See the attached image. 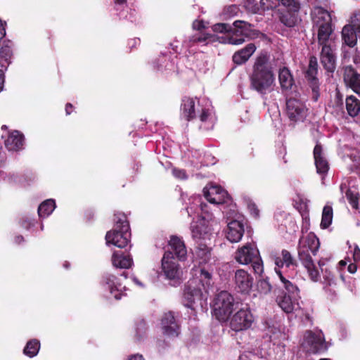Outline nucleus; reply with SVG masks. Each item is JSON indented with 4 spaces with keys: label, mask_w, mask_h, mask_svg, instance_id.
Masks as SVG:
<instances>
[{
    "label": "nucleus",
    "mask_w": 360,
    "mask_h": 360,
    "mask_svg": "<svg viewBox=\"0 0 360 360\" xmlns=\"http://www.w3.org/2000/svg\"><path fill=\"white\" fill-rule=\"evenodd\" d=\"M196 277L189 282L185 291V298L190 303V307L195 305L202 308L207 304L209 290L213 283L210 271H198Z\"/></svg>",
    "instance_id": "1"
},
{
    "label": "nucleus",
    "mask_w": 360,
    "mask_h": 360,
    "mask_svg": "<svg viewBox=\"0 0 360 360\" xmlns=\"http://www.w3.org/2000/svg\"><path fill=\"white\" fill-rule=\"evenodd\" d=\"M250 82L252 88L262 94H266L272 89L275 77L266 55L262 54L257 58L250 76Z\"/></svg>",
    "instance_id": "2"
},
{
    "label": "nucleus",
    "mask_w": 360,
    "mask_h": 360,
    "mask_svg": "<svg viewBox=\"0 0 360 360\" xmlns=\"http://www.w3.org/2000/svg\"><path fill=\"white\" fill-rule=\"evenodd\" d=\"M311 15L314 25L317 28L319 44L321 46H333L334 41L330 13L321 7H315Z\"/></svg>",
    "instance_id": "3"
},
{
    "label": "nucleus",
    "mask_w": 360,
    "mask_h": 360,
    "mask_svg": "<svg viewBox=\"0 0 360 360\" xmlns=\"http://www.w3.org/2000/svg\"><path fill=\"white\" fill-rule=\"evenodd\" d=\"M250 24L241 20L235 21L232 27H229L226 37H220V43L240 45L245 42V37H251Z\"/></svg>",
    "instance_id": "4"
},
{
    "label": "nucleus",
    "mask_w": 360,
    "mask_h": 360,
    "mask_svg": "<svg viewBox=\"0 0 360 360\" xmlns=\"http://www.w3.org/2000/svg\"><path fill=\"white\" fill-rule=\"evenodd\" d=\"M234 300L232 295L227 291H221L215 297L213 304L214 316L220 321L228 320L233 311Z\"/></svg>",
    "instance_id": "5"
},
{
    "label": "nucleus",
    "mask_w": 360,
    "mask_h": 360,
    "mask_svg": "<svg viewBox=\"0 0 360 360\" xmlns=\"http://www.w3.org/2000/svg\"><path fill=\"white\" fill-rule=\"evenodd\" d=\"M319 240L313 233H309L303 236L300 239L298 254L300 259L304 261L306 267L310 270L311 264V258L310 253L315 255L319 248Z\"/></svg>",
    "instance_id": "6"
},
{
    "label": "nucleus",
    "mask_w": 360,
    "mask_h": 360,
    "mask_svg": "<svg viewBox=\"0 0 360 360\" xmlns=\"http://www.w3.org/2000/svg\"><path fill=\"white\" fill-rule=\"evenodd\" d=\"M200 210L202 218L193 223L191 227L192 236L198 243L210 240L211 236V229L208 224V221L212 218L207 210V205L201 204Z\"/></svg>",
    "instance_id": "7"
},
{
    "label": "nucleus",
    "mask_w": 360,
    "mask_h": 360,
    "mask_svg": "<svg viewBox=\"0 0 360 360\" xmlns=\"http://www.w3.org/2000/svg\"><path fill=\"white\" fill-rule=\"evenodd\" d=\"M302 347L307 352L317 353L326 351L328 345L321 330H307L304 335Z\"/></svg>",
    "instance_id": "8"
},
{
    "label": "nucleus",
    "mask_w": 360,
    "mask_h": 360,
    "mask_svg": "<svg viewBox=\"0 0 360 360\" xmlns=\"http://www.w3.org/2000/svg\"><path fill=\"white\" fill-rule=\"evenodd\" d=\"M236 259L240 264H251L253 270L263 268L262 259L259 256V251L252 248L250 245H245L238 249L236 254Z\"/></svg>",
    "instance_id": "9"
},
{
    "label": "nucleus",
    "mask_w": 360,
    "mask_h": 360,
    "mask_svg": "<svg viewBox=\"0 0 360 360\" xmlns=\"http://www.w3.org/2000/svg\"><path fill=\"white\" fill-rule=\"evenodd\" d=\"M254 321V317L248 308H243L236 312L230 319L229 326L235 331L249 328Z\"/></svg>",
    "instance_id": "10"
},
{
    "label": "nucleus",
    "mask_w": 360,
    "mask_h": 360,
    "mask_svg": "<svg viewBox=\"0 0 360 360\" xmlns=\"http://www.w3.org/2000/svg\"><path fill=\"white\" fill-rule=\"evenodd\" d=\"M306 106L296 98H289L286 101V113L291 121L298 122L304 119L307 115Z\"/></svg>",
    "instance_id": "11"
},
{
    "label": "nucleus",
    "mask_w": 360,
    "mask_h": 360,
    "mask_svg": "<svg viewBox=\"0 0 360 360\" xmlns=\"http://www.w3.org/2000/svg\"><path fill=\"white\" fill-rule=\"evenodd\" d=\"M129 231L113 229L107 232L105 240L107 245H112L118 248H124L129 243Z\"/></svg>",
    "instance_id": "12"
},
{
    "label": "nucleus",
    "mask_w": 360,
    "mask_h": 360,
    "mask_svg": "<svg viewBox=\"0 0 360 360\" xmlns=\"http://www.w3.org/2000/svg\"><path fill=\"white\" fill-rule=\"evenodd\" d=\"M205 198L212 204H222L226 202L228 194L218 186H208L203 190Z\"/></svg>",
    "instance_id": "13"
},
{
    "label": "nucleus",
    "mask_w": 360,
    "mask_h": 360,
    "mask_svg": "<svg viewBox=\"0 0 360 360\" xmlns=\"http://www.w3.org/2000/svg\"><path fill=\"white\" fill-rule=\"evenodd\" d=\"M345 84L360 95V74L351 66L346 67L343 76Z\"/></svg>",
    "instance_id": "14"
},
{
    "label": "nucleus",
    "mask_w": 360,
    "mask_h": 360,
    "mask_svg": "<svg viewBox=\"0 0 360 360\" xmlns=\"http://www.w3.org/2000/svg\"><path fill=\"white\" fill-rule=\"evenodd\" d=\"M162 330L169 337H176L179 334V326L171 312L165 314L161 321Z\"/></svg>",
    "instance_id": "15"
},
{
    "label": "nucleus",
    "mask_w": 360,
    "mask_h": 360,
    "mask_svg": "<svg viewBox=\"0 0 360 360\" xmlns=\"http://www.w3.org/2000/svg\"><path fill=\"white\" fill-rule=\"evenodd\" d=\"M199 101L192 98H184L181 103V115L189 120L195 117L196 112H200Z\"/></svg>",
    "instance_id": "16"
},
{
    "label": "nucleus",
    "mask_w": 360,
    "mask_h": 360,
    "mask_svg": "<svg viewBox=\"0 0 360 360\" xmlns=\"http://www.w3.org/2000/svg\"><path fill=\"white\" fill-rule=\"evenodd\" d=\"M244 233V226L242 222L233 220L228 224L226 238L231 243L239 242Z\"/></svg>",
    "instance_id": "17"
},
{
    "label": "nucleus",
    "mask_w": 360,
    "mask_h": 360,
    "mask_svg": "<svg viewBox=\"0 0 360 360\" xmlns=\"http://www.w3.org/2000/svg\"><path fill=\"white\" fill-rule=\"evenodd\" d=\"M23 143L24 136L17 130L10 132L4 141L5 147L9 151H18L22 149Z\"/></svg>",
    "instance_id": "18"
},
{
    "label": "nucleus",
    "mask_w": 360,
    "mask_h": 360,
    "mask_svg": "<svg viewBox=\"0 0 360 360\" xmlns=\"http://www.w3.org/2000/svg\"><path fill=\"white\" fill-rule=\"evenodd\" d=\"M333 46H323L321 52V61L324 68L329 72H333L335 68V57L333 53Z\"/></svg>",
    "instance_id": "19"
},
{
    "label": "nucleus",
    "mask_w": 360,
    "mask_h": 360,
    "mask_svg": "<svg viewBox=\"0 0 360 360\" xmlns=\"http://www.w3.org/2000/svg\"><path fill=\"white\" fill-rule=\"evenodd\" d=\"M111 262L112 266L117 269H130L133 266V259L129 255H124L120 252H114L112 255Z\"/></svg>",
    "instance_id": "20"
},
{
    "label": "nucleus",
    "mask_w": 360,
    "mask_h": 360,
    "mask_svg": "<svg viewBox=\"0 0 360 360\" xmlns=\"http://www.w3.org/2000/svg\"><path fill=\"white\" fill-rule=\"evenodd\" d=\"M264 5V11L276 8L280 3L284 6L288 7L290 11H298L300 4L297 0H262Z\"/></svg>",
    "instance_id": "21"
},
{
    "label": "nucleus",
    "mask_w": 360,
    "mask_h": 360,
    "mask_svg": "<svg viewBox=\"0 0 360 360\" xmlns=\"http://www.w3.org/2000/svg\"><path fill=\"white\" fill-rule=\"evenodd\" d=\"M235 278L236 283L242 292H248L250 290L253 278L248 271H236Z\"/></svg>",
    "instance_id": "22"
},
{
    "label": "nucleus",
    "mask_w": 360,
    "mask_h": 360,
    "mask_svg": "<svg viewBox=\"0 0 360 360\" xmlns=\"http://www.w3.org/2000/svg\"><path fill=\"white\" fill-rule=\"evenodd\" d=\"M314 158L316 171L319 174H325L329 169L328 163L323 154L322 148L317 144L314 149Z\"/></svg>",
    "instance_id": "23"
},
{
    "label": "nucleus",
    "mask_w": 360,
    "mask_h": 360,
    "mask_svg": "<svg viewBox=\"0 0 360 360\" xmlns=\"http://www.w3.org/2000/svg\"><path fill=\"white\" fill-rule=\"evenodd\" d=\"M210 257V249L207 247L205 243H199L197 249L195 252V260L194 268L197 267V264L199 267L202 264L207 263Z\"/></svg>",
    "instance_id": "24"
},
{
    "label": "nucleus",
    "mask_w": 360,
    "mask_h": 360,
    "mask_svg": "<svg viewBox=\"0 0 360 360\" xmlns=\"http://www.w3.org/2000/svg\"><path fill=\"white\" fill-rule=\"evenodd\" d=\"M169 245L174 250L179 260H184L187 255L184 241L176 236H172L169 240Z\"/></svg>",
    "instance_id": "25"
},
{
    "label": "nucleus",
    "mask_w": 360,
    "mask_h": 360,
    "mask_svg": "<svg viewBox=\"0 0 360 360\" xmlns=\"http://www.w3.org/2000/svg\"><path fill=\"white\" fill-rule=\"evenodd\" d=\"M256 47L253 44H248L244 49L236 52L233 56V61L237 65L245 63L254 53Z\"/></svg>",
    "instance_id": "26"
},
{
    "label": "nucleus",
    "mask_w": 360,
    "mask_h": 360,
    "mask_svg": "<svg viewBox=\"0 0 360 360\" xmlns=\"http://www.w3.org/2000/svg\"><path fill=\"white\" fill-rule=\"evenodd\" d=\"M272 259L274 260L277 268H290L293 265V259L289 252L283 250L279 255H271Z\"/></svg>",
    "instance_id": "27"
},
{
    "label": "nucleus",
    "mask_w": 360,
    "mask_h": 360,
    "mask_svg": "<svg viewBox=\"0 0 360 360\" xmlns=\"http://www.w3.org/2000/svg\"><path fill=\"white\" fill-rule=\"evenodd\" d=\"M356 30L351 25H345L342 28V37L344 42L349 46L353 47L357 41V35Z\"/></svg>",
    "instance_id": "28"
},
{
    "label": "nucleus",
    "mask_w": 360,
    "mask_h": 360,
    "mask_svg": "<svg viewBox=\"0 0 360 360\" xmlns=\"http://www.w3.org/2000/svg\"><path fill=\"white\" fill-rule=\"evenodd\" d=\"M278 80L283 89H290L294 84L293 77L290 70L283 68L278 72Z\"/></svg>",
    "instance_id": "29"
},
{
    "label": "nucleus",
    "mask_w": 360,
    "mask_h": 360,
    "mask_svg": "<svg viewBox=\"0 0 360 360\" xmlns=\"http://www.w3.org/2000/svg\"><path fill=\"white\" fill-rule=\"evenodd\" d=\"M280 307L286 313H291L299 308V304L295 300H292L291 296L285 295L278 301Z\"/></svg>",
    "instance_id": "30"
},
{
    "label": "nucleus",
    "mask_w": 360,
    "mask_h": 360,
    "mask_svg": "<svg viewBox=\"0 0 360 360\" xmlns=\"http://www.w3.org/2000/svg\"><path fill=\"white\" fill-rule=\"evenodd\" d=\"M182 271H159L158 279L160 281L167 280L172 285H175L180 283L181 279Z\"/></svg>",
    "instance_id": "31"
},
{
    "label": "nucleus",
    "mask_w": 360,
    "mask_h": 360,
    "mask_svg": "<svg viewBox=\"0 0 360 360\" xmlns=\"http://www.w3.org/2000/svg\"><path fill=\"white\" fill-rule=\"evenodd\" d=\"M162 270H178L180 266L176 258L171 252H166L162 259Z\"/></svg>",
    "instance_id": "32"
},
{
    "label": "nucleus",
    "mask_w": 360,
    "mask_h": 360,
    "mask_svg": "<svg viewBox=\"0 0 360 360\" xmlns=\"http://www.w3.org/2000/svg\"><path fill=\"white\" fill-rule=\"evenodd\" d=\"M346 109L351 117L356 116L360 112V101L354 96H349L346 98Z\"/></svg>",
    "instance_id": "33"
},
{
    "label": "nucleus",
    "mask_w": 360,
    "mask_h": 360,
    "mask_svg": "<svg viewBox=\"0 0 360 360\" xmlns=\"http://www.w3.org/2000/svg\"><path fill=\"white\" fill-rule=\"evenodd\" d=\"M56 208V202L53 199H48L41 202L38 207V214L40 217L49 216Z\"/></svg>",
    "instance_id": "34"
},
{
    "label": "nucleus",
    "mask_w": 360,
    "mask_h": 360,
    "mask_svg": "<svg viewBox=\"0 0 360 360\" xmlns=\"http://www.w3.org/2000/svg\"><path fill=\"white\" fill-rule=\"evenodd\" d=\"M116 278H111L108 279V285L110 290V293L113 296V297L116 300L121 299L122 297V283L120 282L121 278H119V281H117Z\"/></svg>",
    "instance_id": "35"
},
{
    "label": "nucleus",
    "mask_w": 360,
    "mask_h": 360,
    "mask_svg": "<svg viewBox=\"0 0 360 360\" xmlns=\"http://www.w3.org/2000/svg\"><path fill=\"white\" fill-rule=\"evenodd\" d=\"M40 349V342L37 339H32L28 341L23 349V353L32 358L35 356Z\"/></svg>",
    "instance_id": "36"
},
{
    "label": "nucleus",
    "mask_w": 360,
    "mask_h": 360,
    "mask_svg": "<svg viewBox=\"0 0 360 360\" xmlns=\"http://www.w3.org/2000/svg\"><path fill=\"white\" fill-rule=\"evenodd\" d=\"M115 229L122 231H129V222L124 213H117L114 216Z\"/></svg>",
    "instance_id": "37"
},
{
    "label": "nucleus",
    "mask_w": 360,
    "mask_h": 360,
    "mask_svg": "<svg viewBox=\"0 0 360 360\" xmlns=\"http://www.w3.org/2000/svg\"><path fill=\"white\" fill-rule=\"evenodd\" d=\"M333 220V209L330 206H325L323 210L321 226L323 229L328 228Z\"/></svg>",
    "instance_id": "38"
},
{
    "label": "nucleus",
    "mask_w": 360,
    "mask_h": 360,
    "mask_svg": "<svg viewBox=\"0 0 360 360\" xmlns=\"http://www.w3.org/2000/svg\"><path fill=\"white\" fill-rule=\"evenodd\" d=\"M285 8L288 9V13L286 14L281 13L280 20L288 27H293L297 22V18L294 14L296 11H290L288 7Z\"/></svg>",
    "instance_id": "39"
},
{
    "label": "nucleus",
    "mask_w": 360,
    "mask_h": 360,
    "mask_svg": "<svg viewBox=\"0 0 360 360\" xmlns=\"http://www.w3.org/2000/svg\"><path fill=\"white\" fill-rule=\"evenodd\" d=\"M245 7L254 13H261L264 11L262 0H248L245 3Z\"/></svg>",
    "instance_id": "40"
},
{
    "label": "nucleus",
    "mask_w": 360,
    "mask_h": 360,
    "mask_svg": "<svg viewBox=\"0 0 360 360\" xmlns=\"http://www.w3.org/2000/svg\"><path fill=\"white\" fill-rule=\"evenodd\" d=\"M220 40H221V39L219 37H217L215 35H212L210 34H202L201 36L198 37H194L193 39V41L194 42H205L207 41H211V42L219 41L220 42Z\"/></svg>",
    "instance_id": "41"
},
{
    "label": "nucleus",
    "mask_w": 360,
    "mask_h": 360,
    "mask_svg": "<svg viewBox=\"0 0 360 360\" xmlns=\"http://www.w3.org/2000/svg\"><path fill=\"white\" fill-rule=\"evenodd\" d=\"M259 292L262 294L266 295L271 290V285L266 279L260 280L257 285Z\"/></svg>",
    "instance_id": "42"
},
{
    "label": "nucleus",
    "mask_w": 360,
    "mask_h": 360,
    "mask_svg": "<svg viewBox=\"0 0 360 360\" xmlns=\"http://www.w3.org/2000/svg\"><path fill=\"white\" fill-rule=\"evenodd\" d=\"M317 72V62L315 58L310 59L309 68L307 71V75L309 79H315V75Z\"/></svg>",
    "instance_id": "43"
},
{
    "label": "nucleus",
    "mask_w": 360,
    "mask_h": 360,
    "mask_svg": "<svg viewBox=\"0 0 360 360\" xmlns=\"http://www.w3.org/2000/svg\"><path fill=\"white\" fill-rule=\"evenodd\" d=\"M278 276L280 278L281 281L284 283L286 290L289 293L295 294L297 293L298 289L296 286L292 285L289 281L286 280L281 274V271H276Z\"/></svg>",
    "instance_id": "44"
},
{
    "label": "nucleus",
    "mask_w": 360,
    "mask_h": 360,
    "mask_svg": "<svg viewBox=\"0 0 360 360\" xmlns=\"http://www.w3.org/2000/svg\"><path fill=\"white\" fill-rule=\"evenodd\" d=\"M347 198L351 204V205L355 208H358V200H359V194L357 193H354L350 190L347 191L346 193Z\"/></svg>",
    "instance_id": "45"
},
{
    "label": "nucleus",
    "mask_w": 360,
    "mask_h": 360,
    "mask_svg": "<svg viewBox=\"0 0 360 360\" xmlns=\"http://www.w3.org/2000/svg\"><path fill=\"white\" fill-rule=\"evenodd\" d=\"M349 25L354 27L356 32L360 33V11L355 13L351 18V22Z\"/></svg>",
    "instance_id": "46"
},
{
    "label": "nucleus",
    "mask_w": 360,
    "mask_h": 360,
    "mask_svg": "<svg viewBox=\"0 0 360 360\" xmlns=\"http://www.w3.org/2000/svg\"><path fill=\"white\" fill-rule=\"evenodd\" d=\"M146 332V325L144 321H140L136 327V335L139 337H142Z\"/></svg>",
    "instance_id": "47"
},
{
    "label": "nucleus",
    "mask_w": 360,
    "mask_h": 360,
    "mask_svg": "<svg viewBox=\"0 0 360 360\" xmlns=\"http://www.w3.org/2000/svg\"><path fill=\"white\" fill-rule=\"evenodd\" d=\"M229 27H230V25H229L227 24L219 23V24H216L213 26V30L214 32H226L228 33Z\"/></svg>",
    "instance_id": "48"
},
{
    "label": "nucleus",
    "mask_w": 360,
    "mask_h": 360,
    "mask_svg": "<svg viewBox=\"0 0 360 360\" xmlns=\"http://www.w3.org/2000/svg\"><path fill=\"white\" fill-rule=\"evenodd\" d=\"M172 173L176 178H178L180 179H187V175H186L185 171L183 169H174L172 170Z\"/></svg>",
    "instance_id": "49"
},
{
    "label": "nucleus",
    "mask_w": 360,
    "mask_h": 360,
    "mask_svg": "<svg viewBox=\"0 0 360 360\" xmlns=\"http://www.w3.org/2000/svg\"><path fill=\"white\" fill-rule=\"evenodd\" d=\"M248 207L253 216L257 217L259 215V210L255 203L250 202L248 205Z\"/></svg>",
    "instance_id": "50"
},
{
    "label": "nucleus",
    "mask_w": 360,
    "mask_h": 360,
    "mask_svg": "<svg viewBox=\"0 0 360 360\" xmlns=\"http://www.w3.org/2000/svg\"><path fill=\"white\" fill-rule=\"evenodd\" d=\"M205 27V25L202 20H195L193 22V28L196 30H200Z\"/></svg>",
    "instance_id": "51"
},
{
    "label": "nucleus",
    "mask_w": 360,
    "mask_h": 360,
    "mask_svg": "<svg viewBox=\"0 0 360 360\" xmlns=\"http://www.w3.org/2000/svg\"><path fill=\"white\" fill-rule=\"evenodd\" d=\"M200 110H201V112L199 115L200 117V119L201 121L202 122H205L207 120L209 115H210V112H209V110H205L202 108H200Z\"/></svg>",
    "instance_id": "52"
},
{
    "label": "nucleus",
    "mask_w": 360,
    "mask_h": 360,
    "mask_svg": "<svg viewBox=\"0 0 360 360\" xmlns=\"http://www.w3.org/2000/svg\"><path fill=\"white\" fill-rule=\"evenodd\" d=\"M309 274L312 281H319V278L320 277L319 271H309Z\"/></svg>",
    "instance_id": "53"
},
{
    "label": "nucleus",
    "mask_w": 360,
    "mask_h": 360,
    "mask_svg": "<svg viewBox=\"0 0 360 360\" xmlns=\"http://www.w3.org/2000/svg\"><path fill=\"white\" fill-rule=\"evenodd\" d=\"M6 35V30L4 25L3 24L2 21L0 20V39L4 37Z\"/></svg>",
    "instance_id": "54"
},
{
    "label": "nucleus",
    "mask_w": 360,
    "mask_h": 360,
    "mask_svg": "<svg viewBox=\"0 0 360 360\" xmlns=\"http://www.w3.org/2000/svg\"><path fill=\"white\" fill-rule=\"evenodd\" d=\"M73 108H74V107H73V105L71 103H67L66 105H65V113H66V115H70L71 112L73 110Z\"/></svg>",
    "instance_id": "55"
},
{
    "label": "nucleus",
    "mask_w": 360,
    "mask_h": 360,
    "mask_svg": "<svg viewBox=\"0 0 360 360\" xmlns=\"http://www.w3.org/2000/svg\"><path fill=\"white\" fill-rule=\"evenodd\" d=\"M4 84V74L2 70H0V91L3 89Z\"/></svg>",
    "instance_id": "56"
},
{
    "label": "nucleus",
    "mask_w": 360,
    "mask_h": 360,
    "mask_svg": "<svg viewBox=\"0 0 360 360\" xmlns=\"http://www.w3.org/2000/svg\"><path fill=\"white\" fill-rule=\"evenodd\" d=\"M354 257L355 260L360 259V249L357 246L354 250Z\"/></svg>",
    "instance_id": "57"
},
{
    "label": "nucleus",
    "mask_w": 360,
    "mask_h": 360,
    "mask_svg": "<svg viewBox=\"0 0 360 360\" xmlns=\"http://www.w3.org/2000/svg\"><path fill=\"white\" fill-rule=\"evenodd\" d=\"M129 360H144L143 356L139 354L131 356Z\"/></svg>",
    "instance_id": "58"
},
{
    "label": "nucleus",
    "mask_w": 360,
    "mask_h": 360,
    "mask_svg": "<svg viewBox=\"0 0 360 360\" xmlns=\"http://www.w3.org/2000/svg\"><path fill=\"white\" fill-rule=\"evenodd\" d=\"M23 240V237L22 236H18L15 238V241L17 243H20L21 241Z\"/></svg>",
    "instance_id": "59"
},
{
    "label": "nucleus",
    "mask_w": 360,
    "mask_h": 360,
    "mask_svg": "<svg viewBox=\"0 0 360 360\" xmlns=\"http://www.w3.org/2000/svg\"><path fill=\"white\" fill-rule=\"evenodd\" d=\"M313 92L314 94L315 100H317L318 94H317L316 87H315V86L313 87Z\"/></svg>",
    "instance_id": "60"
},
{
    "label": "nucleus",
    "mask_w": 360,
    "mask_h": 360,
    "mask_svg": "<svg viewBox=\"0 0 360 360\" xmlns=\"http://www.w3.org/2000/svg\"><path fill=\"white\" fill-rule=\"evenodd\" d=\"M347 264V262L344 260H341L340 262H339V265L340 267H343L345 266V265Z\"/></svg>",
    "instance_id": "61"
},
{
    "label": "nucleus",
    "mask_w": 360,
    "mask_h": 360,
    "mask_svg": "<svg viewBox=\"0 0 360 360\" xmlns=\"http://www.w3.org/2000/svg\"><path fill=\"white\" fill-rule=\"evenodd\" d=\"M70 266V264L68 262L65 261L63 264V267L65 269H68Z\"/></svg>",
    "instance_id": "62"
},
{
    "label": "nucleus",
    "mask_w": 360,
    "mask_h": 360,
    "mask_svg": "<svg viewBox=\"0 0 360 360\" xmlns=\"http://www.w3.org/2000/svg\"><path fill=\"white\" fill-rule=\"evenodd\" d=\"M115 3L118 4H123L125 3V0H115Z\"/></svg>",
    "instance_id": "63"
},
{
    "label": "nucleus",
    "mask_w": 360,
    "mask_h": 360,
    "mask_svg": "<svg viewBox=\"0 0 360 360\" xmlns=\"http://www.w3.org/2000/svg\"><path fill=\"white\" fill-rule=\"evenodd\" d=\"M120 276H121V277H122V278H124V279H126V278H127V275H126V274H125L124 272L122 273V274H120Z\"/></svg>",
    "instance_id": "64"
}]
</instances>
